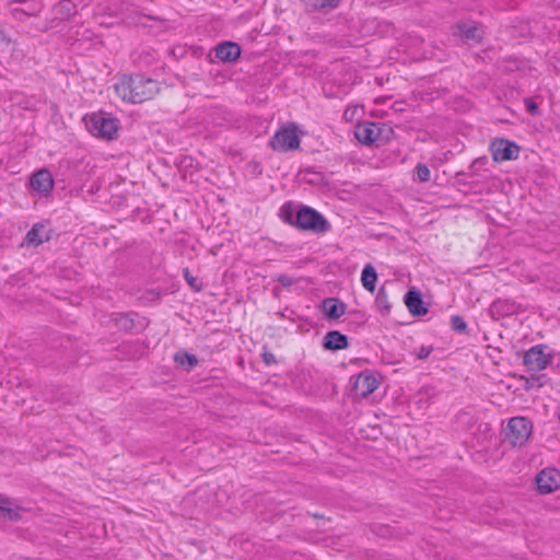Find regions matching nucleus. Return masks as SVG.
I'll use <instances>...</instances> for the list:
<instances>
[{"label": "nucleus", "mask_w": 560, "mask_h": 560, "mask_svg": "<svg viewBox=\"0 0 560 560\" xmlns=\"http://www.w3.org/2000/svg\"><path fill=\"white\" fill-rule=\"evenodd\" d=\"M116 94L125 102L142 103L160 91L159 82L141 74L122 75L115 84Z\"/></svg>", "instance_id": "f03ea898"}, {"label": "nucleus", "mask_w": 560, "mask_h": 560, "mask_svg": "<svg viewBox=\"0 0 560 560\" xmlns=\"http://www.w3.org/2000/svg\"><path fill=\"white\" fill-rule=\"evenodd\" d=\"M339 2L340 0H305L306 5L314 11L332 10Z\"/></svg>", "instance_id": "b1692460"}, {"label": "nucleus", "mask_w": 560, "mask_h": 560, "mask_svg": "<svg viewBox=\"0 0 560 560\" xmlns=\"http://www.w3.org/2000/svg\"><path fill=\"white\" fill-rule=\"evenodd\" d=\"M300 143L298 126L294 122L281 126L269 140L271 149L281 152L298 150Z\"/></svg>", "instance_id": "39448f33"}, {"label": "nucleus", "mask_w": 560, "mask_h": 560, "mask_svg": "<svg viewBox=\"0 0 560 560\" xmlns=\"http://www.w3.org/2000/svg\"><path fill=\"white\" fill-rule=\"evenodd\" d=\"M375 304L383 316H386L389 314L390 304H389L388 295H387V292H386L384 285H382L377 291V294L375 298Z\"/></svg>", "instance_id": "5701e85b"}, {"label": "nucleus", "mask_w": 560, "mask_h": 560, "mask_svg": "<svg viewBox=\"0 0 560 560\" xmlns=\"http://www.w3.org/2000/svg\"><path fill=\"white\" fill-rule=\"evenodd\" d=\"M49 240L50 235L45 231V225L42 223L34 224L25 236V241L34 246H38L44 242H48Z\"/></svg>", "instance_id": "6ab92c4d"}, {"label": "nucleus", "mask_w": 560, "mask_h": 560, "mask_svg": "<svg viewBox=\"0 0 560 560\" xmlns=\"http://www.w3.org/2000/svg\"><path fill=\"white\" fill-rule=\"evenodd\" d=\"M537 387L536 383H533V376L526 380L525 388L530 389Z\"/></svg>", "instance_id": "f704fd0d"}, {"label": "nucleus", "mask_w": 560, "mask_h": 560, "mask_svg": "<svg viewBox=\"0 0 560 560\" xmlns=\"http://www.w3.org/2000/svg\"><path fill=\"white\" fill-rule=\"evenodd\" d=\"M404 302L409 313L415 317L423 316L429 312L428 307L424 305L420 291L416 288H411L407 291Z\"/></svg>", "instance_id": "4468645a"}, {"label": "nucleus", "mask_w": 560, "mask_h": 560, "mask_svg": "<svg viewBox=\"0 0 560 560\" xmlns=\"http://www.w3.org/2000/svg\"><path fill=\"white\" fill-rule=\"evenodd\" d=\"M56 12L61 20H68L77 13L75 4L71 0H61L57 7Z\"/></svg>", "instance_id": "4be33fe9"}, {"label": "nucleus", "mask_w": 560, "mask_h": 560, "mask_svg": "<svg viewBox=\"0 0 560 560\" xmlns=\"http://www.w3.org/2000/svg\"><path fill=\"white\" fill-rule=\"evenodd\" d=\"M183 273L185 280L195 292H200L202 290V282L197 277L192 276L188 268H185Z\"/></svg>", "instance_id": "a878e982"}, {"label": "nucleus", "mask_w": 560, "mask_h": 560, "mask_svg": "<svg viewBox=\"0 0 560 560\" xmlns=\"http://www.w3.org/2000/svg\"><path fill=\"white\" fill-rule=\"evenodd\" d=\"M524 104H525V107H526L527 112L532 116H539L540 115V110L538 108V105H537V103L533 98L526 97L524 100Z\"/></svg>", "instance_id": "c85d7f7f"}, {"label": "nucleus", "mask_w": 560, "mask_h": 560, "mask_svg": "<svg viewBox=\"0 0 560 560\" xmlns=\"http://www.w3.org/2000/svg\"><path fill=\"white\" fill-rule=\"evenodd\" d=\"M454 36L460 37L465 43L480 44L483 39L485 32L481 26L459 22L455 26Z\"/></svg>", "instance_id": "f8f14e48"}, {"label": "nucleus", "mask_w": 560, "mask_h": 560, "mask_svg": "<svg viewBox=\"0 0 560 560\" xmlns=\"http://www.w3.org/2000/svg\"><path fill=\"white\" fill-rule=\"evenodd\" d=\"M174 361L187 371H191L198 365V358L186 351L179 350L174 354Z\"/></svg>", "instance_id": "412c9836"}, {"label": "nucleus", "mask_w": 560, "mask_h": 560, "mask_svg": "<svg viewBox=\"0 0 560 560\" xmlns=\"http://www.w3.org/2000/svg\"><path fill=\"white\" fill-rule=\"evenodd\" d=\"M86 129L94 137L113 140L117 137L118 119L105 112L92 113L84 117Z\"/></svg>", "instance_id": "7ed1b4c3"}, {"label": "nucleus", "mask_w": 560, "mask_h": 560, "mask_svg": "<svg viewBox=\"0 0 560 560\" xmlns=\"http://www.w3.org/2000/svg\"><path fill=\"white\" fill-rule=\"evenodd\" d=\"M546 381L547 380L545 374L533 376V383H536L537 387H542L546 384Z\"/></svg>", "instance_id": "72a5a7b5"}, {"label": "nucleus", "mask_w": 560, "mask_h": 560, "mask_svg": "<svg viewBox=\"0 0 560 560\" xmlns=\"http://www.w3.org/2000/svg\"><path fill=\"white\" fill-rule=\"evenodd\" d=\"M322 346L325 350L338 351L347 349L350 343L348 337L341 334L339 330H329L324 336Z\"/></svg>", "instance_id": "dca6fc26"}, {"label": "nucleus", "mask_w": 560, "mask_h": 560, "mask_svg": "<svg viewBox=\"0 0 560 560\" xmlns=\"http://www.w3.org/2000/svg\"><path fill=\"white\" fill-rule=\"evenodd\" d=\"M544 348L541 345L534 346L524 353L523 363L528 370L541 371L551 363L552 354H546Z\"/></svg>", "instance_id": "0eeeda50"}, {"label": "nucleus", "mask_w": 560, "mask_h": 560, "mask_svg": "<svg viewBox=\"0 0 560 560\" xmlns=\"http://www.w3.org/2000/svg\"><path fill=\"white\" fill-rule=\"evenodd\" d=\"M276 281L279 282L284 288L292 287L296 280L290 278L288 275L281 273L276 277Z\"/></svg>", "instance_id": "c756f323"}, {"label": "nucleus", "mask_w": 560, "mask_h": 560, "mask_svg": "<svg viewBox=\"0 0 560 560\" xmlns=\"http://www.w3.org/2000/svg\"><path fill=\"white\" fill-rule=\"evenodd\" d=\"M279 217L284 223L300 231L325 234L331 229V224L320 212L310 206L296 205L293 201H287L281 206Z\"/></svg>", "instance_id": "f257e3e1"}, {"label": "nucleus", "mask_w": 560, "mask_h": 560, "mask_svg": "<svg viewBox=\"0 0 560 560\" xmlns=\"http://www.w3.org/2000/svg\"><path fill=\"white\" fill-rule=\"evenodd\" d=\"M160 292L155 290H147L141 296L140 300L145 302H155L160 299Z\"/></svg>", "instance_id": "7c9ffc66"}, {"label": "nucleus", "mask_w": 560, "mask_h": 560, "mask_svg": "<svg viewBox=\"0 0 560 560\" xmlns=\"http://www.w3.org/2000/svg\"><path fill=\"white\" fill-rule=\"evenodd\" d=\"M380 132L378 124L372 121L359 122L354 129L355 138L364 145L374 144L380 137Z\"/></svg>", "instance_id": "9d476101"}, {"label": "nucleus", "mask_w": 560, "mask_h": 560, "mask_svg": "<svg viewBox=\"0 0 560 560\" xmlns=\"http://www.w3.org/2000/svg\"><path fill=\"white\" fill-rule=\"evenodd\" d=\"M215 57L225 63L235 62L242 52L241 46L231 40H225L214 47Z\"/></svg>", "instance_id": "ddd939ff"}, {"label": "nucleus", "mask_w": 560, "mask_h": 560, "mask_svg": "<svg viewBox=\"0 0 560 560\" xmlns=\"http://www.w3.org/2000/svg\"><path fill=\"white\" fill-rule=\"evenodd\" d=\"M489 149L495 162L516 160L521 150L514 141L503 138L493 139Z\"/></svg>", "instance_id": "423d86ee"}, {"label": "nucleus", "mask_w": 560, "mask_h": 560, "mask_svg": "<svg viewBox=\"0 0 560 560\" xmlns=\"http://www.w3.org/2000/svg\"><path fill=\"white\" fill-rule=\"evenodd\" d=\"M520 310L521 305L517 304L514 300L498 299L492 302L489 311L494 319H500L517 314Z\"/></svg>", "instance_id": "9b49d317"}, {"label": "nucleus", "mask_w": 560, "mask_h": 560, "mask_svg": "<svg viewBox=\"0 0 560 560\" xmlns=\"http://www.w3.org/2000/svg\"><path fill=\"white\" fill-rule=\"evenodd\" d=\"M261 358L266 365H270V364L277 362L273 353L266 351V350L261 353Z\"/></svg>", "instance_id": "473e14b6"}, {"label": "nucleus", "mask_w": 560, "mask_h": 560, "mask_svg": "<svg viewBox=\"0 0 560 560\" xmlns=\"http://www.w3.org/2000/svg\"><path fill=\"white\" fill-rule=\"evenodd\" d=\"M115 324L124 331H130L135 327V320L128 314H118L115 317Z\"/></svg>", "instance_id": "393cba45"}, {"label": "nucleus", "mask_w": 560, "mask_h": 560, "mask_svg": "<svg viewBox=\"0 0 560 560\" xmlns=\"http://www.w3.org/2000/svg\"><path fill=\"white\" fill-rule=\"evenodd\" d=\"M21 510L22 509L18 505L13 506V503L10 498L0 494L1 517L11 522H18L19 520H21Z\"/></svg>", "instance_id": "a211bd4d"}, {"label": "nucleus", "mask_w": 560, "mask_h": 560, "mask_svg": "<svg viewBox=\"0 0 560 560\" xmlns=\"http://www.w3.org/2000/svg\"><path fill=\"white\" fill-rule=\"evenodd\" d=\"M432 351H433L432 346H428V347L421 346V348L419 349V351L417 353V358L420 360H424L431 354Z\"/></svg>", "instance_id": "2f4dec72"}, {"label": "nucleus", "mask_w": 560, "mask_h": 560, "mask_svg": "<svg viewBox=\"0 0 560 560\" xmlns=\"http://www.w3.org/2000/svg\"><path fill=\"white\" fill-rule=\"evenodd\" d=\"M325 316L328 319H338L346 312V304L336 298H326L322 302Z\"/></svg>", "instance_id": "f3484780"}, {"label": "nucleus", "mask_w": 560, "mask_h": 560, "mask_svg": "<svg viewBox=\"0 0 560 560\" xmlns=\"http://www.w3.org/2000/svg\"><path fill=\"white\" fill-rule=\"evenodd\" d=\"M362 285L365 290L373 293L375 291L377 273L375 268L372 265H366L361 275Z\"/></svg>", "instance_id": "aec40b11"}, {"label": "nucleus", "mask_w": 560, "mask_h": 560, "mask_svg": "<svg viewBox=\"0 0 560 560\" xmlns=\"http://www.w3.org/2000/svg\"><path fill=\"white\" fill-rule=\"evenodd\" d=\"M378 386V381L370 371L361 372L353 381L351 390L354 396L366 398Z\"/></svg>", "instance_id": "1a4fd4ad"}, {"label": "nucleus", "mask_w": 560, "mask_h": 560, "mask_svg": "<svg viewBox=\"0 0 560 560\" xmlns=\"http://www.w3.org/2000/svg\"><path fill=\"white\" fill-rule=\"evenodd\" d=\"M32 188L43 195H48L54 188V178L51 173L46 170H39L31 176Z\"/></svg>", "instance_id": "2eb2a0df"}, {"label": "nucleus", "mask_w": 560, "mask_h": 560, "mask_svg": "<svg viewBox=\"0 0 560 560\" xmlns=\"http://www.w3.org/2000/svg\"><path fill=\"white\" fill-rule=\"evenodd\" d=\"M416 173H417L418 180L420 183H427L430 180L431 172L425 164H421V163L417 164Z\"/></svg>", "instance_id": "cd10ccee"}, {"label": "nucleus", "mask_w": 560, "mask_h": 560, "mask_svg": "<svg viewBox=\"0 0 560 560\" xmlns=\"http://www.w3.org/2000/svg\"><path fill=\"white\" fill-rule=\"evenodd\" d=\"M533 433V423L526 417H513L504 429V438L512 446L522 447Z\"/></svg>", "instance_id": "20e7f679"}, {"label": "nucleus", "mask_w": 560, "mask_h": 560, "mask_svg": "<svg viewBox=\"0 0 560 560\" xmlns=\"http://www.w3.org/2000/svg\"><path fill=\"white\" fill-rule=\"evenodd\" d=\"M557 417H558V420H559V422H560V406H559V407H558V409H557Z\"/></svg>", "instance_id": "c9c22d12"}, {"label": "nucleus", "mask_w": 560, "mask_h": 560, "mask_svg": "<svg viewBox=\"0 0 560 560\" xmlns=\"http://www.w3.org/2000/svg\"><path fill=\"white\" fill-rule=\"evenodd\" d=\"M535 480L540 494H548L560 488V472L556 468L542 469Z\"/></svg>", "instance_id": "6e6552de"}, {"label": "nucleus", "mask_w": 560, "mask_h": 560, "mask_svg": "<svg viewBox=\"0 0 560 560\" xmlns=\"http://www.w3.org/2000/svg\"><path fill=\"white\" fill-rule=\"evenodd\" d=\"M451 327L456 332H467V324L463 316L460 315H453L451 317Z\"/></svg>", "instance_id": "bb28decb"}]
</instances>
